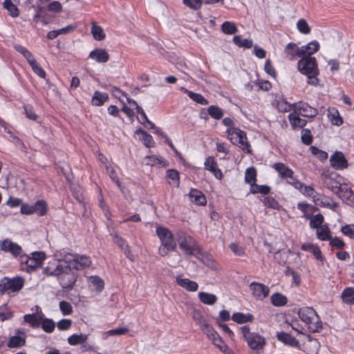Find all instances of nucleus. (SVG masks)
I'll list each match as a JSON object with an SVG mask.
<instances>
[{"mask_svg": "<svg viewBox=\"0 0 354 354\" xmlns=\"http://www.w3.org/2000/svg\"><path fill=\"white\" fill-rule=\"evenodd\" d=\"M90 258L85 255L68 253L62 259H54L44 268L43 273L57 278L63 289L71 290L77 279V270L89 267Z\"/></svg>", "mask_w": 354, "mask_h": 354, "instance_id": "obj_1", "label": "nucleus"}, {"mask_svg": "<svg viewBox=\"0 0 354 354\" xmlns=\"http://www.w3.org/2000/svg\"><path fill=\"white\" fill-rule=\"evenodd\" d=\"M298 62V69L304 75H307V83L312 86L319 84V79L317 76L319 71L318 69L316 58L311 56H301Z\"/></svg>", "mask_w": 354, "mask_h": 354, "instance_id": "obj_2", "label": "nucleus"}, {"mask_svg": "<svg viewBox=\"0 0 354 354\" xmlns=\"http://www.w3.org/2000/svg\"><path fill=\"white\" fill-rule=\"evenodd\" d=\"M300 319L307 326L309 332L317 333L322 328V322L312 307H302L298 312Z\"/></svg>", "mask_w": 354, "mask_h": 354, "instance_id": "obj_3", "label": "nucleus"}, {"mask_svg": "<svg viewBox=\"0 0 354 354\" xmlns=\"http://www.w3.org/2000/svg\"><path fill=\"white\" fill-rule=\"evenodd\" d=\"M156 234L158 236L161 245L159 248V254L165 257L169 251H174L176 249V241L172 232L167 227H157Z\"/></svg>", "mask_w": 354, "mask_h": 354, "instance_id": "obj_4", "label": "nucleus"}, {"mask_svg": "<svg viewBox=\"0 0 354 354\" xmlns=\"http://www.w3.org/2000/svg\"><path fill=\"white\" fill-rule=\"evenodd\" d=\"M176 241L180 249L187 256L196 255L199 252L196 241L189 235L183 231H178L175 234Z\"/></svg>", "mask_w": 354, "mask_h": 354, "instance_id": "obj_5", "label": "nucleus"}, {"mask_svg": "<svg viewBox=\"0 0 354 354\" xmlns=\"http://www.w3.org/2000/svg\"><path fill=\"white\" fill-rule=\"evenodd\" d=\"M24 281L21 277H4L0 281V292H19L24 286Z\"/></svg>", "mask_w": 354, "mask_h": 354, "instance_id": "obj_6", "label": "nucleus"}, {"mask_svg": "<svg viewBox=\"0 0 354 354\" xmlns=\"http://www.w3.org/2000/svg\"><path fill=\"white\" fill-rule=\"evenodd\" d=\"M292 109L296 113L304 117L315 118L318 114L316 108L310 106L304 102H299L292 104Z\"/></svg>", "mask_w": 354, "mask_h": 354, "instance_id": "obj_7", "label": "nucleus"}, {"mask_svg": "<svg viewBox=\"0 0 354 354\" xmlns=\"http://www.w3.org/2000/svg\"><path fill=\"white\" fill-rule=\"evenodd\" d=\"M0 250L4 252H9L16 258H20L23 254L21 247L9 239L0 240Z\"/></svg>", "mask_w": 354, "mask_h": 354, "instance_id": "obj_8", "label": "nucleus"}, {"mask_svg": "<svg viewBox=\"0 0 354 354\" xmlns=\"http://www.w3.org/2000/svg\"><path fill=\"white\" fill-rule=\"evenodd\" d=\"M249 287L252 296L260 301L267 297L270 292L268 286L261 283L252 282Z\"/></svg>", "mask_w": 354, "mask_h": 354, "instance_id": "obj_9", "label": "nucleus"}, {"mask_svg": "<svg viewBox=\"0 0 354 354\" xmlns=\"http://www.w3.org/2000/svg\"><path fill=\"white\" fill-rule=\"evenodd\" d=\"M228 135L232 136H235L239 139V147L247 153H250V145L248 142L247 136L245 132L241 131L239 129L232 128L227 131Z\"/></svg>", "mask_w": 354, "mask_h": 354, "instance_id": "obj_10", "label": "nucleus"}, {"mask_svg": "<svg viewBox=\"0 0 354 354\" xmlns=\"http://www.w3.org/2000/svg\"><path fill=\"white\" fill-rule=\"evenodd\" d=\"M331 166L336 169H343L348 167L344 155L341 151H336L330 158Z\"/></svg>", "mask_w": 354, "mask_h": 354, "instance_id": "obj_11", "label": "nucleus"}, {"mask_svg": "<svg viewBox=\"0 0 354 354\" xmlns=\"http://www.w3.org/2000/svg\"><path fill=\"white\" fill-rule=\"evenodd\" d=\"M246 342H248L249 347L255 351L263 349L266 345L265 338L255 333L251 337H248Z\"/></svg>", "mask_w": 354, "mask_h": 354, "instance_id": "obj_12", "label": "nucleus"}, {"mask_svg": "<svg viewBox=\"0 0 354 354\" xmlns=\"http://www.w3.org/2000/svg\"><path fill=\"white\" fill-rule=\"evenodd\" d=\"M26 335L24 330H17L16 335L12 336L7 344L9 348H17L22 346L26 343Z\"/></svg>", "mask_w": 354, "mask_h": 354, "instance_id": "obj_13", "label": "nucleus"}, {"mask_svg": "<svg viewBox=\"0 0 354 354\" xmlns=\"http://www.w3.org/2000/svg\"><path fill=\"white\" fill-rule=\"evenodd\" d=\"M319 43L317 41H313L307 45L297 48V57L311 56L319 50Z\"/></svg>", "mask_w": 354, "mask_h": 354, "instance_id": "obj_14", "label": "nucleus"}, {"mask_svg": "<svg viewBox=\"0 0 354 354\" xmlns=\"http://www.w3.org/2000/svg\"><path fill=\"white\" fill-rule=\"evenodd\" d=\"M205 167L207 170L210 171L216 178H222V171L217 167V163L214 157L209 156L206 158L205 161Z\"/></svg>", "mask_w": 354, "mask_h": 354, "instance_id": "obj_15", "label": "nucleus"}, {"mask_svg": "<svg viewBox=\"0 0 354 354\" xmlns=\"http://www.w3.org/2000/svg\"><path fill=\"white\" fill-rule=\"evenodd\" d=\"M89 57L98 63H106L109 59V55L105 49L95 48L89 53Z\"/></svg>", "mask_w": 354, "mask_h": 354, "instance_id": "obj_16", "label": "nucleus"}, {"mask_svg": "<svg viewBox=\"0 0 354 354\" xmlns=\"http://www.w3.org/2000/svg\"><path fill=\"white\" fill-rule=\"evenodd\" d=\"M277 337L278 340L283 342V344L290 346L292 347L295 348H299V341L295 338L294 337L291 336L290 334L281 332L277 333Z\"/></svg>", "mask_w": 354, "mask_h": 354, "instance_id": "obj_17", "label": "nucleus"}, {"mask_svg": "<svg viewBox=\"0 0 354 354\" xmlns=\"http://www.w3.org/2000/svg\"><path fill=\"white\" fill-rule=\"evenodd\" d=\"M176 282L180 286L185 288L187 291L196 292L198 288V285L196 282L191 281L187 278H181L178 277L176 278Z\"/></svg>", "mask_w": 354, "mask_h": 354, "instance_id": "obj_18", "label": "nucleus"}, {"mask_svg": "<svg viewBox=\"0 0 354 354\" xmlns=\"http://www.w3.org/2000/svg\"><path fill=\"white\" fill-rule=\"evenodd\" d=\"M319 347L320 344L317 339L309 338L304 344V351L307 354H317Z\"/></svg>", "mask_w": 354, "mask_h": 354, "instance_id": "obj_19", "label": "nucleus"}, {"mask_svg": "<svg viewBox=\"0 0 354 354\" xmlns=\"http://www.w3.org/2000/svg\"><path fill=\"white\" fill-rule=\"evenodd\" d=\"M189 196L197 205H205L207 203L205 196L196 189H191Z\"/></svg>", "mask_w": 354, "mask_h": 354, "instance_id": "obj_20", "label": "nucleus"}, {"mask_svg": "<svg viewBox=\"0 0 354 354\" xmlns=\"http://www.w3.org/2000/svg\"><path fill=\"white\" fill-rule=\"evenodd\" d=\"M273 168L277 171L279 176L283 179L287 178L288 177H291V175L294 174V172L291 169L281 162L275 163L273 165Z\"/></svg>", "mask_w": 354, "mask_h": 354, "instance_id": "obj_21", "label": "nucleus"}, {"mask_svg": "<svg viewBox=\"0 0 354 354\" xmlns=\"http://www.w3.org/2000/svg\"><path fill=\"white\" fill-rule=\"evenodd\" d=\"M299 115V114L296 113L294 111L288 115L290 123L293 128H302L306 124L307 121L304 119L300 118Z\"/></svg>", "mask_w": 354, "mask_h": 354, "instance_id": "obj_22", "label": "nucleus"}, {"mask_svg": "<svg viewBox=\"0 0 354 354\" xmlns=\"http://www.w3.org/2000/svg\"><path fill=\"white\" fill-rule=\"evenodd\" d=\"M24 321L30 324L32 328H37L40 326L42 320V315L28 314L24 317Z\"/></svg>", "mask_w": 354, "mask_h": 354, "instance_id": "obj_23", "label": "nucleus"}, {"mask_svg": "<svg viewBox=\"0 0 354 354\" xmlns=\"http://www.w3.org/2000/svg\"><path fill=\"white\" fill-rule=\"evenodd\" d=\"M198 295L200 301L206 305L211 306L217 301V297L214 294L205 292H198Z\"/></svg>", "mask_w": 354, "mask_h": 354, "instance_id": "obj_24", "label": "nucleus"}, {"mask_svg": "<svg viewBox=\"0 0 354 354\" xmlns=\"http://www.w3.org/2000/svg\"><path fill=\"white\" fill-rule=\"evenodd\" d=\"M108 99L109 95L107 93L96 91L91 99V103L94 106H102Z\"/></svg>", "mask_w": 354, "mask_h": 354, "instance_id": "obj_25", "label": "nucleus"}, {"mask_svg": "<svg viewBox=\"0 0 354 354\" xmlns=\"http://www.w3.org/2000/svg\"><path fill=\"white\" fill-rule=\"evenodd\" d=\"M88 339V335L80 333L73 334L68 338V342L71 346L82 344L86 342Z\"/></svg>", "mask_w": 354, "mask_h": 354, "instance_id": "obj_26", "label": "nucleus"}, {"mask_svg": "<svg viewBox=\"0 0 354 354\" xmlns=\"http://www.w3.org/2000/svg\"><path fill=\"white\" fill-rule=\"evenodd\" d=\"M253 318L254 317L250 313L243 314L242 313H235L232 317V320L238 324L251 322H252Z\"/></svg>", "mask_w": 354, "mask_h": 354, "instance_id": "obj_27", "label": "nucleus"}, {"mask_svg": "<svg viewBox=\"0 0 354 354\" xmlns=\"http://www.w3.org/2000/svg\"><path fill=\"white\" fill-rule=\"evenodd\" d=\"M270 301L274 306H283L288 302L287 297L281 293L276 292L270 297Z\"/></svg>", "mask_w": 354, "mask_h": 354, "instance_id": "obj_28", "label": "nucleus"}, {"mask_svg": "<svg viewBox=\"0 0 354 354\" xmlns=\"http://www.w3.org/2000/svg\"><path fill=\"white\" fill-rule=\"evenodd\" d=\"M301 248L303 250L309 251L311 253H313L315 259L318 260H322L323 257L322 255L321 250L317 246L311 243H304L301 245Z\"/></svg>", "mask_w": 354, "mask_h": 354, "instance_id": "obj_29", "label": "nucleus"}, {"mask_svg": "<svg viewBox=\"0 0 354 354\" xmlns=\"http://www.w3.org/2000/svg\"><path fill=\"white\" fill-rule=\"evenodd\" d=\"M19 260L22 263H25L30 270H32L40 266V265L37 263V261L32 257H30L24 254H21Z\"/></svg>", "mask_w": 354, "mask_h": 354, "instance_id": "obj_30", "label": "nucleus"}, {"mask_svg": "<svg viewBox=\"0 0 354 354\" xmlns=\"http://www.w3.org/2000/svg\"><path fill=\"white\" fill-rule=\"evenodd\" d=\"M342 299L346 304H354V289L353 288H345L342 293Z\"/></svg>", "mask_w": 354, "mask_h": 354, "instance_id": "obj_31", "label": "nucleus"}, {"mask_svg": "<svg viewBox=\"0 0 354 354\" xmlns=\"http://www.w3.org/2000/svg\"><path fill=\"white\" fill-rule=\"evenodd\" d=\"M3 6L8 11L11 17H17L19 16V10L18 8L10 0H5Z\"/></svg>", "mask_w": 354, "mask_h": 354, "instance_id": "obj_32", "label": "nucleus"}, {"mask_svg": "<svg viewBox=\"0 0 354 354\" xmlns=\"http://www.w3.org/2000/svg\"><path fill=\"white\" fill-rule=\"evenodd\" d=\"M297 48L295 43H289L286 46L284 53L288 59L293 60L297 56Z\"/></svg>", "mask_w": 354, "mask_h": 354, "instance_id": "obj_33", "label": "nucleus"}, {"mask_svg": "<svg viewBox=\"0 0 354 354\" xmlns=\"http://www.w3.org/2000/svg\"><path fill=\"white\" fill-rule=\"evenodd\" d=\"M91 33L94 39L97 41H101L104 39L106 37V35L102 28L100 26H97L95 23H93L92 25Z\"/></svg>", "mask_w": 354, "mask_h": 354, "instance_id": "obj_34", "label": "nucleus"}, {"mask_svg": "<svg viewBox=\"0 0 354 354\" xmlns=\"http://www.w3.org/2000/svg\"><path fill=\"white\" fill-rule=\"evenodd\" d=\"M208 114L214 119L220 120L224 115L223 111L217 106H210L207 108Z\"/></svg>", "mask_w": 354, "mask_h": 354, "instance_id": "obj_35", "label": "nucleus"}, {"mask_svg": "<svg viewBox=\"0 0 354 354\" xmlns=\"http://www.w3.org/2000/svg\"><path fill=\"white\" fill-rule=\"evenodd\" d=\"M317 236L322 241H327L330 239V230L328 226L322 225L317 230Z\"/></svg>", "mask_w": 354, "mask_h": 354, "instance_id": "obj_36", "label": "nucleus"}, {"mask_svg": "<svg viewBox=\"0 0 354 354\" xmlns=\"http://www.w3.org/2000/svg\"><path fill=\"white\" fill-rule=\"evenodd\" d=\"M233 41L239 47L250 48L253 46V42L251 39H242L241 37L239 35H236L234 37Z\"/></svg>", "mask_w": 354, "mask_h": 354, "instance_id": "obj_37", "label": "nucleus"}, {"mask_svg": "<svg viewBox=\"0 0 354 354\" xmlns=\"http://www.w3.org/2000/svg\"><path fill=\"white\" fill-rule=\"evenodd\" d=\"M222 31L227 35H233L238 31L237 27L234 22L225 21L221 25Z\"/></svg>", "mask_w": 354, "mask_h": 354, "instance_id": "obj_38", "label": "nucleus"}, {"mask_svg": "<svg viewBox=\"0 0 354 354\" xmlns=\"http://www.w3.org/2000/svg\"><path fill=\"white\" fill-rule=\"evenodd\" d=\"M297 189L299 190V192L304 195L312 197L313 200L315 197H317V195L318 194L312 187L306 186L301 183V187H298Z\"/></svg>", "mask_w": 354, "mask_h": 354, "instance_id": "obj_39", "label": "nucleus"}, {"mask_svg": "<svg viewBox=\"0 0 354 354\" xmlns=\"http://www.w3.org/2000/svg\"><path fill=\"white\" fill-rule=\"evenodd\" d=\"M212 344L216 346L222 353L225 354H233V351L230 349L227 344H225L222 338L220 337L215 340Z\"/></svg>", "mask_w": 354, "mask_h": 354, "instance_id": "obj_40", "label": "nucleus"}, {"mask_svg": "<svg viewBox=\"0 0 354 354\" xmlns=\"http://www.w3.org/2000/svg\"><path fill=\"white\" fill-rule=\"evenodd\" d=\"M257 171L254 167L247 169L245 174V181L252 186L256 181Z\"/></svg>", "mask_w": 354, "mask_h": 354, "instance_id": "obj_41", "label": "nucleus"}, {"mask_svg": "<svg viewBox=\"0 0 354 354\" xmlns=\"http://www.w3.org/2000/svg\"><path fill=\"white\" fill-rule=\"evenodd\" d=\"M34 212L39 216H44L47 212V204L44 201H38L34 205Z\"/></svg>", "mask_w": 354, "mask_h": 354, "instance_id": "obj_42", "label": "nucleus"}, {"mask_svg": "<svg viewBox=\"0 0 354 354\" xmlns=\"http://www.w3.org/2000/svg\"><path fill=\"white\" fill-rule=\"evenodd\" d=\"M40 325H41L42 329L48 333H53L55 327V322L52 319L48 318L44 319L43 317Z\"/></svg>", "mask_w": 354, "mask_h": 354, "instance_id": "obj_43", "label": "nucleus"}, {"mask_svg": "<svg viewBox=\"0 0 354 354\" xmlns=\"http://www.w3.org/2000/svg\"><path fill=\"white\" fill-rule=\"evenodd\" d=\"M338 189V192H337L335 194H337L342 200L347 199L348 195H351V192L352 191L346 184L342 185L340 183H339Z\"/></svg>", "mask_w": 354, "mask_h": 354, "instance_id": "obj_44", "label": "nucleus"}, {"mask_svg": "<svg viewBox=\"0 0 354 354\" xmlns=\"http://www.w3.org/2000/svg\"><path fill=\"white\" fill-rule=\"evenodd\" d=\"M270 192V187L268 185H259L257 184L252 185L250 192L252 194H268Z\"/></svg>", "mask_w": 354, "mask_h": 354, "instance_id": "obj_45", "label": "nucleus"}, {"mask_svg": "<svg viewBox=\"0 0 354 354\" xmlns=\"http://www.w3.org/2000/svg\"><path fill=\"white\" fill-rule=\"evenodd\" d=\"M297 28L302 34L308 35L310 32V27L304 19H300L297 23Z\"/></svg>", "mask_w": 354, "mask_h": 354, "instance_id": "obj_46", "label": "nucleus"}, {"mask_svg": "<svg viewBox=\"0 0 354 354\" xmlns=\"http://www.w3.org/2000/svg\"><path fill=\"white\" fill-rule=\"evenodd\" d=\"M329 116H330L331 122L337 126H340L343 123L342 118L339 116L337 110L333 109L329 110Z\"/></svg>", "mask_w": 354, "mask_h": 354, "instance_id": "obj_47", "label": "nucleus"}, {"mask_svg": "<svg viewBox=\"0 0 354 354\" xmlns=\"http://www.w3.org/2000/svg\"><path fill=\"white\" fill-rule=\"evenodd\" d=\"M324 221V217L322 214H318L313 216L310 221V226L314 229H318L320 226H322V223Z\"/></svg>", "mask_w": 354, "mask_h": 354, "instance_id": "obj_48", "label": "nucleus"}, {"mask_svg": "<svg viewBox=\"0 0 354 354\" xmlns=\"http://www.w3.org/2000/svg\"><path fill=\"white\" fill-rule=\"evenodd\" d=\"M310 150L314 156H315L318 159H319L322 161H324L328 158V153L326 151L320 150L319 149L315 146H311L310 147Z\"/></svg>", "mask_w": 354, "mask_h": 354, "instance_id": "obj_49", "label": "nucleus"}, {"mask_svg": "<svg viewBox=\"0 0 354 354\" xmlns=\"http://www.w3.org/2000/svg\"><path fill=\"white\" fill-rule=\"evenodd\" d=\"M263 203L266 207L272 208L274 209H279L280 207L279 203L274 198L269 196L264 198Z\"/></svg>", "mask_w": 354, "mask_h": 354, "instance_id": "obj_50", "label": "nucleus"}, {"mask_svg": "<svg viewBox=\"0 0 354 354\" xmlns=\"http://www.w3.org/2000/svg\"><path fill=\"white\" fill-rule=\"evenodd\" d=\"M91 284L95 288L97 291H101L104 288V281L97 276L90 277Z\"/></svg>", "mask_w": 354, "mask_h": 354, "instance_id": "obj_51", "label": "nucleus"}, {"mask_svg": "<svg viewBox=\"0 0 354 354\" xmlns=\"http://www.w3.org/2000/svg\"><path fill=\"white\" fill-rule=\"evenodd\" d=\"M59 308L64 315H68L73 313V307L71 304L66 301L59 302Z\"/></svg>", "mask_w": 354, "mask_h": 354, "instance_id": "obj_52", "label": "nucleus"}, {"mask_svg": "<svg viewBox=\"0 0 354 354\" xmlns=\"http://www.w3.org/2000/svg\"><path fill=\"white\" fill-rule=\"evenodd\" d=\"M30 66L32 67V71L35 73H36L39 77L41 78L46 77V73L44 70L41 67L39 64L35 60V62H32L31 64H30Z\"/></svg>", "mask_w": 354, "mask_h": 354, "instance_id": "obj_53", "label": "nucleus"}, {"mask_svg": "<svg viewBox=\"0 0 354 354\" xmlns=\"http://www.w3.org/2000/svg\"><path fill=\"white\" fill-rule=\"evenodd\" d=\"M140 133L142 135V140L144 142V144L147 147H151L154 145V142L153 140L152 136L149 134L147 131L140 130Z\"/></svg>", "mask_w": 354, "mask_h": 354, "instance_id": "obj_54", "label": "nucleus"}, {"mask_svg": "<svg viewBox=\"0 0 354 354\" xmlns=\"http://www.w3.org/2000/svg\"><path fill=\"white\" fill-rule=\"evenodd\" d=\"M339 183L330 178H327L325 180V184L326 185L327 187L334 194L338 192Z\"/></svg>", "mask_w": 354, "mask_h": 354, "instance_id": "obj_55", "label": "nucleus"}, {"mask_svg": "<svg viewBox=\"0 0 354 354\" xmlns=\"http://www.w3.org/2000/svg\"><path fill=\"white\" fill-rule=\"evenodd\" d=\"M189 97L194 102L201 104L206 105L208 104V101L200 93L192 92L190 93Z\"/></svg>", "mask_w": 354, "mask_h": 354, "instance_id": "obj_56", "label": "nucleus"}, {"mask_svg": "<svg viewBox=\"0 0 354 354\" xmlns=\"http://www.w3.org/2000/svg\"><path fill=\"white\" fill-rule=\"evenodd\" d=\"M301 141L305 145H310L313 141V137L310 131L308 129H303L301 131Z\"/></svg>", "mask_w": 354, "mask_h": 354, "instance_id": "obj_57", "label": "nucleus"}, {"mask_svg": "<svg viewBox=\"0 0 354 354\" xmlns=\"http://www.w3.org/2000/svg\"><path fill=\"white\" fill-rule=\"evenodd\" d=\"M203 2V0H183L185 5L194 10L199 9Z\"/></svg>", "mask_w": 354, "mask_h": 354, "instance_id": "obj_58", "label": "nucleus"}, {"mask_svg": "<svg viewBox=\"0 0 354 354\" xmlns=\"http://www.w3.org/2000/svg\"><path fill=\"white\" fill-rule=\"evenodd\" d=\"M47 10L50 12H59L62 10V6L59 1H53L47 6Z\"/></svg>", "mask_w": 354, "mask_h": 354, "instance_id": "obj_59", "label": "nucleus"}, {"mask_svg": "<svg viewBox=\"0 0 354 354\" xmlns=\"http://www.w3.org/2000/svg\"><path fill=\"white\" fill-rule=\"evenodd\" d=\"M193 318L194 321L202 328L204 325H205L207 322L204 318V317L201 315L199 311H194L193 313Z\"/></svg>", "mask_w": 354, "mask_h": 354, "instance_id": "obj_60", "label": "nucleus"}, {"mask_svg": "<svg viewBox=\"0 0 354 354\" xmlns=\"http://www.w3.org/2000/svg\"><path fill=\"white\" fill-rule=\"evenodd\" d=\"M72 325V321L68 319H63L58 322L57 328L59 330H66L71 328Z\"/></svg>", "mask_w": 354, "mask_h": 354, "instance_id": "obj_61", "label": "nucleus"}, {"mask_svg": "<svg viewBox=\"0 0 354 354\" xmlns=\"http://www.w3.org/2000/svg\"><path fill=\"white\" fill-rule=\"evenodd\" d=\"M230 248L236 255L243 256L245 254L244 248L235 243H232L230 245Z\"/></svg>", "mask_w": 354, "mask_h": 354, "instance_id": "obj_62", "label": "nucleus"}, {"mask_svg": "<svg viewBox=\"0 0 354 354\" xmlns=\"http://www.w3.org/2000/svg\"><path fill=\"white\" fill-rule=\"evenodd\" d=\"M341 231L344 234L349 236L350 238L354 239V225H346L343 226Z\"/></svg>", "mask_w": 354, "mask_h": 354, "instance_id": "obj_63", "label": "nucleus"}, {"mask_svg": "<svg viewBox=\"0 0 354 354\" xmlns=\"http://www.w3.org/2000/svg\"><path fill=\"white\" fill-rule=\"evenodd\" d=\"M330 245L332 247H335V248L341 249V248H344V246L345 245V243L343 241V240H342L340 238L335 237L334 239H332L330 237Z\"/></svg>", "mask_w": 354, "mask_h": 354, "instance_id": "obj_64", "label": "nucleus"}]
</instances>
